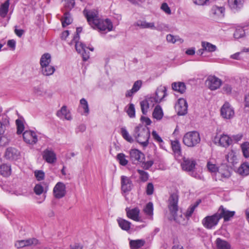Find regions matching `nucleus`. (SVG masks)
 Segmentation results:
<instances>
[{
	"label": "nucleus",
	"mask_w": 249,
	"mask_h": 249,
	"mask_svg": "<svg viewBox=\"0 0 249 249\" xmlns=\"http://www.w3.org/2000/svg\"><path fill=\"white\" fill-rule=\"evenodd\" d=\"M83 14L92 28H97L100 31H110L112 30L113 25L111 21L107 18L105 20L99 18L97 11L84 9Z\"/></svg>",
	"instance_id": "nucleus-1"
},
{
	"label": "nucleus",
	"mask_w": 249,
	"mask_h": 249,
	"mask_svg": "<svg viewBox=\"0 0 249 249\" xmlns=\"http://www.w3.org/2000/svg\"><path fill=\"white\" fill-rule=\"evenodd\" d=\"M150 131L147 127L139 124L135 127L133 137L136 141L143 147H146L149 143Z\"/></svg>",
	"instance_id": "nucleus-2"
},
{
	"label": "nucleus",
	"mask_w": 249,
	"mask_h": 249,
	"mask_svg": "<svg viewBox=\"0 0 249 249\" xmlns=\"http://www.w3.org/2000/svg\"><path fill=\"white\" fill-rule=\"evenodd\" d=\"M179 192L178 190L171 192L168 200V208L171 215L175 221H178L177 213L178 210Z\"/></svg>",
	"instance_id": "nucleus-3"
},
{
	"label": "nucleus",
	"mask_w": 249,
	"mask_h": 249,
	"mask_svg": "<svg viewBox=\"0 0 249 249\" xmlns=\"http://www.w3.org/2000/svg\"><path fill=\"white\" fill-rule=\"evenodd\" d=\"M200 142V135L196 131L188 132L185 134L183 138V143L188 147H195Z\"/></svg>",
	"instance_id": "nucleus-4"
},
{
	"label": "nucleus",
	"mask_w": 249,
	"mask_h": 249,
	"mask_svg": "<svg viewBox=\"0 0 249 249\" xmlns=\"http://www.w3.org/2000/svg\"><path fill=\"white\" fill-rule=\"evenodd\" d=\"M163 90H158L156 92V95L155 97H150L147 99L144 100L141 102V107L142 111L143 114H146L147 109L150 106H153L154 104H151L150 102L159 103L161 101V98L159 96L158 94L160 93H163Z\"/></svg>",
	"instance_id": "nucleus-5"
},
{
	"label": "nucleus",
	"mask_w": 249,
	"mask_h": 249,
	"mask_svg": "<svg viewBox=\"0 0 249 249\" xmlns=\"http://www.w3.org/2000/svg\"><path fill=\"white\" fill-rule=\"evenodd\" d=\"M220 219V216L219 215V213L205 217L202 221V223L204 227L208 229H212L216 226Z\"/></svg>",
	"instance_id": "nucleus-6"
},
{
	"label": "nucleus",
	"mask_w": 249,
	"mask_h": 249,
	"mask_svg": "<svg viewBox=\"0 0 249 249\" xmlns=\"http://www.w3.org/2000/svg\"><path fill=\"white\" fill-rule=\"evenodd\" d=\"M221 116L226 119H230L234 115L233 108L228 102H225L220 109Z\"/></svg>",
	"instance_id": "nucleus-7"
},
{
	"label": "nucleus",
	"mask_w": 249,
	"mask_h": 249,
	"mask_svg": "<svg viewBox=\"0 0 249 249\" xmlns=\"http://www.w3.org/2000/svg\"><path fill=\"white\" fill-rule=\"evenodd\" d=\"M206 83L209 89L214 90L220 88L222 84V81L215 76L210 75L207 78Z\"/></svg>",
	"instance_id": "nucleus-8"
},
{
	"label": "nucleus",
	"mask_w": 249,
	"mask_h": 249,
	"mask_svg": "<svg viewBox=\"0 0 249 249\" xmlns=\"http://www.w3.org/2000/svg\"><path fill=\"white\" fill-rule=\"evenodd\" d=\"M53 194L56 198L60 199L63 197L66 194L65 184L61 182L57 183L53 188Z\"/></svg>",
	"instance_id": "nucleus-9"
},
{
	"label": "nucleus",
	"mask_w": 249,
	"mask_h": 249,
	"mask_svg": "<svg viewBox=\"0 0 249 249\" xmlns=\"http://www.w3.org/2000/svg\"><path fill=\"white\" fill-rule=\"evenodd\" d=\"M178 115H184L187 113L188 104L186 100L180 98L175 106Z\"/></svg>",
	"instance_id": "nucleus-10"
},
{
	"label": "nucleus",
	"mask_w": 249,
	"mask_h": 249,
	"mask_svg": "<svg viewBox=\"0 0 249 249\" xmlns=\"http://www.w3.org/2000/svg\"><path fill=\"white\" fill-rule=\"evenodd\" d=\"M121 190L124 193L130 192L133 186L132 182L127 177L122 176L121 178Z\"/></svg>",
	"instance_id": "nucleus-11"
},
{
	"label": "nucleus",
	"mask_w": 249,
	"mask_h": 249,
	"mask_svg": "<svg viewBox=\"0 0 249 249\" xmlns=\"http://www.w3.org/2000/svg\"><path fill=\"white\" fill-rule=\"evenodd\" d=\"M23 138L27 143L34 144L37 142V137L36 133L32 131H25L23 132Z\"/></svg>",
	"instance_id": "nucleus-12"
},
{
	"label": "nucleus",
	"mask_w": 249,
	"mask_h": 249,
	"mask_svg": "<svg viewBox=\"0 0 249 249\" xmlns=\"http://www.w3.org/2000/svg\"><path fill=\"white\" fill-rule=\"evenodd\" d=\"M127 216L134 221H140L141 218L139 216L140 211L138 207H135L133 209H130L127 207L125 209Z\"/></svg>",
	"instance_id": "nucleus-13"
},
{
	"label": "nucleus",
	"mask_w": 249,
	"mask_h": 249,
	"mask_svg": "<svg viewBox=\"0 0 249 249\" xmlns=\"http://www.w3.org/2000/svg\"><path fill=\"white\" fill-rule=\"evenodd\" d=\"M20 152L15 148L10 147L6 149L5 157L9 160H16L19 158Z\"/></svg>",
	"instance_id": "nucleus-14"
},
{
	"label": "nucleus",
	"mask_w": 249,
	"mask_h": 249,
	"mask_svg": "<svg viewBox=\"0 0 249 249\" xmlns=\"http://www.w3.org/2000/svg\"><path fill=\"white\" fill-rule=\"evenodd\" d=\"M38 240L36 238H33L26 240L18 241L15 243V246L18 248H22L26 246L36 245L38 244Z\"/></svg>",
	"instance_id": "nucleus-15"
},
{
	"label": "nucleus",
	"mask_w": 249,
	"mask_h": 249,
	"mask_svg": "<svg viewBox=\"0 0 249 249\" xmlns=\"http://www.w3.org/2000/svg\"><path fill=\"white\" fill-rule=\"evenodd\" d=\"M130 159L133 163L135 162H142L144 158V154L137 149H132L130 151Z\"/></svg>",
	"instance_id": "nucleus-16"
},
{
	"label": "nucleus",
	"mask_w": 249,
	"mask_h": 249,
	"mask_svg": "<svg viewBox=\"0 0 249 249\" xmlns=\"http://www.w3.org/2000/svg\"><path fill=\"white\" fill-rule=\"evenodd\" d=\"M217 213H219V215L221 218H224L225 221L230 220V218L233 217L235 214L234 211H230L226 210L222 206L219 208Z\"/></svg>",
	"instance_id": "nucleus-17"
},
{
	"label": "nucleus",
	"mask_w": 249,
	"mask_h": 249,
	"mask_svg": "<svg viewBox=\"0 0 249 249\" xmlns=\"http://www.w3.org/2000/svg\"><path fill=\"white\" fill-rule=\"evenodd\" d=\"M43 158L47 162L53 163L56 160V155L54 152L48 149L45 150L43 153Z\"/></svg>",
	"instance_id": "nucleus-18"
},
{
	"label": "nucleus",
	"mask_w": 249,
	"mask_h": 249,
	"mask_svg": "<svg viewBox=\"0 0 249 249\" xmlns=\"http://www.w3.org/2000/svg\"><path fill=\"white\" fill-rule=\"evenodd\" d=\"M196 164V161L194 160L185 159L181 164V166L184 170L192 171L195 168Z\"/></svg>",
	"instance_id": "nucleus-19"
},
{
	"label": "nucleus",
	"mask_w": 249,
	"mask_h": 249,
	"mask_svg": "<svg viewBox=\"0 0 249 249\" xmlns=\"http://www.w3.org/2000/svg\"><path fill=\"white\" fill-rule=\"evenodd\" d=\"M173 90L181 94L184 93L186 89V85L184 82H173L172 84Z\"/></svg>",
	"instance_id": "nucleus-20"
},
{
	"label": "nucleus",
	"mask_w": 249,
	"mask_h": 249,
	"mask_svg": "<svg viewBox=\"0 0 249 249\" xmlns=\"http://www.w3.org/2000/svg\"><path fill=\"white\" fill-rule=\"evenodd\" d=\"M243 0H228V4L230 8L234 12H236L243 6Z\"/></svg>",
	"instance_id": "nucleus-21"
},
{
	"label": "nucleus",
	"mask_w": 249,
	"mask_h": 249,
	"mask_svg": "<svg viewBox=\"0 0 249 249\" xmlns=\"http://www.w3.org/2000/svg\"><path fill=\"white\" fill-rule=\"evenodd\" d=\"M56 115L60 118L64 116L65 119L67 120H71L72 119L70 112L67 110V108L66 106H63L61 107V109L57 112Z\"/></svg>",
	"instance_id": "nucleus-22"
},
{
	"label": "nucleus",
	"mask_w": 249,
	"mask_h": 249,
	"mask_svg": "<svg viewBox=\"0 0 249 249\" xmlns=\"http://www.w3.org/2000/svg\"><path fill=\"white\" fill-rule=\"evenodd\" d=\"M215 244L217 249H231V248L229 243L220 238L216 239Z\"/></svg>",
	"instance_id": "nucleus-23"
},
{
	"label": "nucleus",
	"mask_w": 249,
	"mask_h": 249,
	"mask_svg": "<svg viewBox=\"0 0 249 249\" xmlns=\"http://www.w3.org/2000/svg\"><path fill=\"white\" fill-rule=\"evenodd\" d=\"M212 14L218 17L222 18L224 16L225 8L223 6L214 5L211 9Z\"/></svg>",
	"instance_id": "nucleus-24"
},
{
	"label": "nucleus",
	"mask_w": 249,
	"mask_h": 249,
	"mask_svg": "<svg viewBox=\"0 0 249 249\" xmlns=\"http://www.w3.org/2000/svg\"><path fill=\"white\" fill-rule=\"evenodd\" d=\"M11 173V166L7 164H3L0 166V174L3 177L9 176Z\"/></svg>",
	"instance_id": "nucleus-25"
},
{
	"label": "nucleus",
	"mask_w": 249,
	"mask_h": 249,
	"mask_svg": "<svg viewBox=\"0 0 249 249\" xmlns=\"http://www.w3.org/2000/svg\"><path fill=\"white\" fill-rule=\"evenodd\" d=\"M55 68L53 66L49 65L41 67V73L43 75L50 76L52 75L55 71Z\"/></svg>",
	"instance_id": "nucleus-26"
},
{
	"label": "nucleus",
	"mask_w": 249,
	"mask_h": 249,
	"mask_svg": "<svg viewBox=\"0 0 249 249\" xmlns=\"http://www.w3.org/2000/svg\"><path fill=\"white\" fill-rule=\"evenodd\" d=\"M117 222L119 227L125 231H128L130 229L131 223L124 219L119 218L117 219Z\"/></svg>",
	"instance_id": "nucleus-27"
},
{
	"label": "nucleus",
	"mask_w": 249,
	"mask_h": 249,
	"mask_svg": "<svg viewBox=\"0 0 249 249\" xmlns=\"http://www.w3.org/2000/svg\"><path fill=\"white\" fill-rule=\"evenodd\" d=\"M134 25L142 29L149 28L152 29L155 28V24L153 22H147L144 20H138Z\"/></svg>",
	"instance_id": "nucleus-28"
},
{
	"label": "nucleus",
	"mask_w": 249,
	"mask_h": 249,
	"mask_svg": "<svg viewBox=\"0 0 249 249\" xmlns=\"http://www.w3.org/2000/svg\"><path fill=\"white\" fill-rule=\"evenodd\" d=\"M145 244V241L142 239L130 240L129 245L131 249H138L142 247Z\"/></svg>",
	"instance_id": "nucleus-29"
},
{
	"label": "nucleus",
	"mask_w": 249,
	"mask_h": 249,
	"mask_svg": "<svg viewBox=\"0 0 249 249\" xmlns=\"http://www.w3.org/2000/svg\"><path fill=\"white\" fill-rule=\"evenodd\" d=\"M51 62V56L49 53H45L43 54L40 60V64L41 67L42 66H46L50 64Z\"/></svg>",
	"instance_id": "nucleus-30"
},
{
	"label": "nucleus",
	"mask_w": 249,
	"mask_h": 249,
	"mask_svg": "<svg viewBox=\"0 0 249 249\" xmlns=\"http://www.w3.org/2000/svg\"><path fill=\"white\" fill-rule=\"evenodd\" d=\"M232 140L226 135H222L219 139V142L220 145L223 147L229 146L231 143Z\"/></svg>",
	"instance_id": "nucleus-31"
},
{
	"label": "nucleus",
	"mask_w": 249,
	"mask_h": 249,
	"mask_svg": "<svg viewBox=\"0 0 249 249\" xmlns=\"http://www.w3.org/2000/svg\"><path fill=\"white\" fill-rule=\"evenodd\" d=\"M63 27H66L72 22V19L69 11H66L64 14L63 18L61 19Z\"/></svg>",
	"instance_id": "nucleus-32"
},
{
	"label": "nucleus",
	"mask_w": 249,
	"mask_h": 249,
	"mask_svg": "<svg viewBox=\"0 0 249 249\" xmlns=\"http://www.w3.org/2000/svg\"><path fill=\"white\" fill-rule=\"evenodd\" d=\"M144 213L150 217L151 220L153 219V205L151 202H148L143 209Z\"/></svg>",
	"instance_id": "nucleus-33"
},
{
	"label": "nucleus",
	"mask_w": 249,
	"mask_h": 249,
	"mask_svg": "<svg viewBox=\"0 0 249 249\" xmlns=\"http://www.w3.org/2000/svg\"><path fill=\"white\" fill-rule=\"evenodd\" d=\"M171 145L173 151L175 154L180 155L181 153V146L179 141L177 140L171 141Z\"/></svg>",
	"instance_id": "nucleus-34"
},
{
	"label": "nucleus",
	"mask_w": 249,
	"mask_h": 249,
	"mask_svg": "<svg viewBox=\"0 0 249 249\" xmlns=\"http://www.w3.org/2000/svg\"><path fill=\"white\" fill-rule=\"evenodd\" d=\"M201 46L205 51L208 52H213L216 50V47L215 45L208 42L202 41Z\"/></svg>",
	"instance_id": "nucleus-35"
},
{
	"label": "nucleus",
	"mask_w": 249,
	"mask_h": 249,
	"mask_svg": "<svg viewBox=\"0 0 249 249\" xmlns=\"http://www.w3.org/2000/svg\"><path fill=\"white\" fill-rule=\"evenodd\" d=\"M238 173L242 176H247L249 174V164L248 163H243L238 169Z\"/></svg>",
	"instance_id": "nucleus-36"
},
{
	"label": "nucleus",
	"mask_w": 249,
	"mask_h": 249,
	"mask_svg": "<svg viewBox=\"0 0 249 249\" xmlns=\"http://www.w3.org/2000/svg\"><path fill=\"white\" fill-rule=\"evenodd\" d=\"M153 117L157 120H160L163 117V112L161 107L160 106H157L154 109L153 112Z\"/></svg>",
	"instance_id": "nucleus-37"
},
{
	"label": "nucleus",
	"mask_w": 249,
	"mask_h": 249,
	"mask_svg": "<svg viewBox=\"0 0 249 249\" xmlns=\"http://www.w3.org/2000/svg\"><path fill=\"white\" fill-rule=\"evenodd\" d=\"M9 6V0H7L3 3L0 7V16L2 18H5L8 12Z\"/></svg>",
	"instance_id": "nucleus-38"
},
{
	"label": "nucleus",
	"mask_w": 249,
	"mask_h": 249,
	"mask_svg": "<svg viewBox=\"0 0 249 249\" xmlns=\"http://www.w3.org/2000/svg\"><path fill=\"white\" fill-rule=\"evenodd\" d=\"M121 134L124 139L127 142L132 143L134 142L132 137L129 135L125 127H122L121 128Z\"/></svg>",
	"instance_id": "nucleus-39"
},
{
	"label": "nucleus",
	"mask_w": 249,
	"mask_h": 249,
	"mask_svg": "<svg viewBox=\"0 0 249 249\" xmlns=\"http://www.w3.org/2000/svg\"><path fill=\"white\" fill-rule=\"evenodd\" d=\"M72 41L75 43V49L78 53H81L82 51H84V49L87 48L86 45L82 42H79V40L76 41L72 40Z\"/></svg>",
	"instance_id": "nucleus-40"
},
{
	"label": "nucleus",
	"mask_w": 249,
	"mask_h": 249,
	"mask_svg": "<svg viewBox=\"0 0 249 249\" xmlns=\"http://www.w3.org/2000/svg\"><path fill=\"white\" fill-rule=\"evenodd\" d=\"M244 156L249 158V142H245L241 145Z\"/></svg>",
	"instance_id": "nucleus-41"
},
{
	"label": "nucleus",
	"mask_w": 249,
	"mask_h": 249,
	"mask_svg": "<svg viewBox=\"0 0 249 249\" xmlns=\"http://www.w3.org/2000/svg\"><path fill=\"white\" fill-rule=\"evenodd\" d=\"M117 159L119 163L122 166H125L128 163L126 156L124 153H119L117 155Z\"/></svg>",
	"instance_id": "nucleus-42"
},
{
	"label": "nucleus",
	"mask_w": 249,
	"mask_h": 249,
	"mask_svg": "<svg viewBox=\"0 0 249 249\" xmlns=\"http://www.w3.org/2000/svg\"><path fill=\"white\" fill-rule=\"evenodd\" d=\"M199 204L198 202H196V203L193 205L190 206L185 213V215L187 219H189L192 215L195 209L197 207Z\"/></svg>",
	"instance_id": "nucleus-43"
},
{
	"label": "nucleus",
	"mask_w": 249,
	"mask_h": 249,
	"mask_svg": "<svg viewBox=\"0 0 249 249\" xmlns=\"http://www.w3.org/2000/svg\"><path fill=\"white\" fill-rule=\"evenodd\" d=\"M80 104L84 110L86 115L89 113V107L87 101L85 98H82L80 101Z\"/></svg>",
	"instance_id": "nucleus-44"
},
{
	"label": "nucleus",
	"mask_w": 249,
	"mask_h": 249,
	"mask_svg": "<svg viewBox=\"0 0 249 249\" xmlns=\"http://www.w3.org/2000/svg\"><path fill=\"white\" fill-rule=\"evenodd\" d=\"M137 172L139 173L140 178L142 181L145 182L148 180L149 175L147 172L140 169H138Z\"/></svg>",
	"instance_id": "nucleus-45"
},
{
	"label": "nucleus",
	"mask_w": 249,
	"mask_h": 249,
	"mask_svg": "<svg viewBox=\"0 0 249 249\" xmlns=\"http://www.w3.org/2000/svg\"><path fill=\"white\" fill-rule=\"evenodd\" d=\"M17 126V134H20L24 129V126L22 121L18 119L16 121Z\"/></svg>",
	"instance_id": "nucleus-46"
},
{
	"label": "nucleus",
	"mask_w": 249,
	"mask_h": 249,
	"mask_svg": "<svg viewBox=\"0 0 249 249\" xmlns=\"http://www.w3.org/2000/svg\"><path fill=\"white\" fill-rule=\"evenodd\" d=\"M126 112L130 118H134L135 117V109L134 105L133 104H129Z\"/></svg>",
	"instance_id": "nucleus-47"
},
{
	"label": "nucleus",
	"mask_w": 249,
	"mask_h": 249,
	"mask_svg": "<svg viewBox=\"0 0 249 249\" xmlns=\"http://www.w3.org/2000/svg\"><path fill=\"white\" fill-rule=\"evenodd\" d=\"M245 35V31L243 28L236 29L233 36L235 38H240L243 37Z\"/></svg>",
	"instance_id": "nucleus-48"
},
{
	"label": "nucleus",
	"mask_w": 249,
	"mask_h": 249,
	"mask_svg": "<svg viewBox=\"0 0 249 249\" xmlns=\"http://www.w3.org/2000/svg\"><path fill=\"white\" fill-rule=\"evenodd\" d=\"M8 124V121L6 117L5 118L3 122L2 123L0 121V135L3 134L4 133Z\"/></svg>",
	"instance_id": "nucleus-49"
},
{
	"label": "nucleus",
	"mask_w": 249,
	"mask_h": 249,
	"mask_svg": "<svg viewBox=\"0 0 249 249\" xmlns=\"http://www.w3.org/2000/svg\"><path fill=\"white\" fill-rule=\"evenodd\" d=\"M34 192L37 195H40L44 192V188L41 183L37 184L34 187Z\"/></svg>",
	"instance_id": "nucleus-50"
},
{
	"label": "nucleus",
	"mask_w": 249,
	"mask_h": 249,
	"mask_svg": "<svg viewBox=\"0 0 249 249\" xmlns=\"http://www.w3.org/2000/svg\"><path fill=\"white\" fill-rule=\"evenodd\" d=\"M35 176L37 180L40 181L44 178L45 174L42 170H36L35 171Z\"/></svg>",
	"instance_id": "nucleus-51"
},
{
	"label": "nucleus",
	"mask_w": 249,
	"mask_h": 249,
	"mask_svg": "<svg viewBox=\"0 0 249 249\" xmlns=\"http://www.w3.org/2000/svg\"><path fill=\"white\" fill-rule=\"evenodd\" d=\"M232 88L231 85L228 84H224L223 88L222 90L224 93L227 94H230L231 93Z\"/></svg>",
	"instance_id": "nucleus-52"
},
{
	"label": "nucleus",
	"mask_w": 249,
	"mask_h": 249,
	"mask_svg": "<svg viewBox=\"0 0 249 249\" xmlns=\"http://www.w3.org/2000/svg\"><path fill=\"white\" fill-rule=\"evenodd\" d=\"M142 86V80H137L135 81L132 86V90L134 91L136 93L139 91V90L141 89Z\"/></svg>",
	"instance_id": "nucleus-53"
},
{
	"label": "nucleus",
	"mask_w": 249,
	"mask_h": 249,
	"mask_svg": "<svg viewBox=\"0 0 249 249\" xmlns=\"http://www.w3.org/2000/svg\"><path fill=\"white\" fill-rule=\"evenodd\" d=\"M207 167L208 170L211 172L214 173L218 171L217 166L215 164L211 163V161H208L207 162Z\"/></svg>",
	"instance_id": "nucleus-54"
},
{
	"label": "nucleus",
	"mask_w": 249,
	"mask_h": 249,
	"mask_svg": "<svg viewBox=\"0 0 249 249\" xmlns=\"http://www.w3.org/2000/svg\"><path fill=\"white\" fill-rule=\"evenodd\" d=\"M65 7L67 10H71L75 5L74 0H65Z\"/></svg>",
	"instance_id": "nucleus-55"
},
{
	"label": "nucleus",
	"mask_w": 249,
	"mask_h": 249,
	"mask_svg": "<svg viewBox=\"0 0 249 249\" xmlns=\"http://www.w3.org/2000/svg\"><path fill=\"white\" fill-rule=\"evenodd\" d=\"M80 53L82 54L83 60L84 61H87L89 58V52L88 47L85 48L84 51H82Z\"/></svg>",
	"instance_id": "nucleus-56"
},
{
	"label": "nucleus",
	"mask_w": 249,
	"mask_h": 249,
	"mask_svg": "<svg viewBox=\"0 0 249 249\" xmlns=\"http://www.w3.org/2000/svg\"><path fill=\"white\" fill-rule=\"evenodd\" d=\"M9 142V140L5 136H0V146H4L8 144Z\"/></svg>",
	"instance_id": "nucleus-57"
},
{
	"label": "nucleus",
	"mask_w": 249,
	"mask_h": 249,
	"mask_svg": "<svg viewBox=\"0 0 249 249\" xmlns=\"http://www.w3.org/2000/svg\"><path fill=\"white\" fill-rule=\"evenodd\" d=\"M236 159V156L234 155V153L231 151L228 153L227 155V160L229 162L233 163L234 160Z\"/></svg>",
	"instance_id": "nucleus-58"
},
{
	"label": "nucleus",
	"mask_w": 249,
	"mask_h": 249,
	"mask_svg": "<svg viewBox=\"0 0 249 249\" xmlns=\"http://www.w3.org/2000/svg\"><path fill=\"white\" fill-rule=\"evenodd\" d=\"M154 186L152 183H148L146 187V194L151 195L153 193Z\"/></svg>",
	"instance_id": "nucleus-59"
},
{
	"label": "nucleus",
	"mask_w": 249,
	"mask_h": 249,
	"mask_svg": "<svg viewBox=\"0 0 249 249\" xmlns=\"http://www.w3.org/2000/svg\"><path fill=\"white\" fill-rule=\"evenodd\" d=\"M152 135L154 140L158 142L161 143L163 142V140L156 131H153L152 132Z\"/></svg>",
	"instance_id": "nucleus-60"
},
{
	"label": "nucleus",
	"mask_w": 249,
	"mask_h": 249,
	"mask_svg": "<svg viewBox=\"0 0 249 249\" xmlns=\"http://www.w3.org/2000/svg\"><path fill=\"white\" fill-rule=\"evenodd\" d=\"M161 9L168 14H170L171 13V10L166 3H163L162 4Z\"/></svg>",
	"instance_id": "nucleus-61"
},
{
	"label": "nucleus",
	"mask_w": 249,
	"mask_h": 249,
	"mask_svg": "<svg viewBox=\"0 0 249 249\" xmlns=\"http://www.w3.org/2000/svg\"><path fill=\"white\" fill-rule=\"evenodd\" d=\"M34 92L37 95H42L43 91L41 87H36L34 88Z\"/></svg>",
	"instance_id": "nucleus-62"
},
{
	"label": "nucleus",
	"mask_w": 249,
	"mask_h": 249,
	"mask_svg": "<svg viewBox=\"0 0 249 249\" xmlns=\"http://www.w3.org/2000/svg\"><path fill=\"white\" fill-rule=\"evenodd\" d=\"M218 173L222 178H228L230 176V174L228 170H226L224 172L218 171Z\"/></svg>",
	"instance_id": "nucleus-63"
},
{
	"label": "nucleus",
	"mask_w": 249,
	"mask_h": 249,
	"mask_svg": "<svg viewBox=\"0 0 249 249\" xmlns=\"http://www.w3.org/2000/svg\"><path fill=\"white\" fill-rule=\"evenodd\" d=\"M166 40L168 42L172 43H175L177 41V40L175 38V36L171 34L167 35Z\"/></svg>",
	"instance_id": "nucleus-64"
}]
</instances>
